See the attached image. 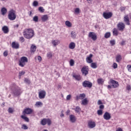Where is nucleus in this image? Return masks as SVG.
I'll return each mask as SVG.
<instances>
[{
	"instance_id": "20",
	"label": "nucleus",
	"mask_w": 131,
	"mask_h": 131,
	"mask_svg": "<svg viewBox=\"0 0 131 131\" xmlns=\"http://www.w3.org/2000/svg\"><path fill=\"white\" fill-rule=\"evenodd\" d=\"M41 19L42 22H46L49 20V16L48 15H44L41 17Z\"/></svg>"
},
{
	"instance_id": "25",
	"label": "nucleus",
	"mask_w": 131,
	"mask_h": 131,
	"mask_svg": "<svg viewBox=\"0 0 131 131\" xmlns=\"http://www.w3.org/2000/svg\"><path fill=\"white\" fill-rule=\"evenodd\" d=\"M81 104L83 105L84 106H85L86 105H88V103H89V100H88L87 98H85L83 100H82L81 101Z\"/></svg>"
},
{
	"instance_id": "55",
	"label": "nucleus",
	"mask_w": 131,
	"mask_h": 131,
	"mask_svg": "<svg viewBox=\"0 0 131 131\" xmlns=\"http://www.w3.org/2000/svg\"><path fill=\"white\" fill-rule=\"evenodd\" d=\"M70 99H71V95H68L67 96V100L68 101H69V100H70Z\"/></svg>"
},
{
	"instance_id": "33",
	"label": "nucleus",
	"mask_w": 131,
	"mask_h": 131,
	"mask_svg": "<svg viewBox=\"0 0 131 131\" xmlns=\"http://www.w3.org/2000/svg\"><path fill=\"white\" fill-rule=\"evenodd\" d=\"M65 24L67 27H72V24L69 21V20H67L65 22Z\"/></svg>"
},
{
	"instance_id": "6",
	"label": "nucleus",
	"mask_w": 131,
	"mask_h": 131,
	"mask_svg": "<svg viewBox=\"0 0 131 131\" xmlns=\"http://www.w3.org/2000/svg\"><path fill=\"white\" fill-rule=\"evenodd\" d=\"M48 124V125H51L52 124V121L50 120V119H43L41 120L40 122V124L42 125H46V124Z\"/></svg>"
},
{
	"instance_id": "46",
	"label": "nucleus",
	"mask_w": 131,
	"mask_h": 131,
	"mask_svg": "<svg viewBox=\"0 0 131 131\" xmlns=\"http://www.w3.org/2000/svg\"><path fill=\"white\" fill-rule=\"evenodd\" d=\"M70 66H73L74 65V60L73 59H71L70 61Z\"/></svg>"
},
{
	"instance_id": "47",
	"label": "nucleus",
	"mask_w": 131,
	"mask_h": 131,
	"mask_svg": "<svg viewBox=\"0 0 131 131\" xmlns=\"http://www.w3.org/2000/svg\"><path fill=\"white\" fill-rule=\"evenodd\" d=\"M25 82L26 83H28V84H29L30 83V80L28 78L25 79Z\"/></svg>"
},
{
	"instance_id": "29",
	"label": "nucleus",
	"mask_w": 131,
	"mask_h": 131,
	"mask_svg": "<svg viewBox=\"0 0 131 131\" xmlns=\"http://www.w3.org/2000/svg\"><path fill=\"white\" fill-rule=\"evenodd\" d=\"M69 49H71V50H73L74 48H75V43L72 42L70 43L69 46Z\"/></svg>"
},
{
	"instance_id": "4",
	"label": "nucleus",
	"mask_w": 131,
	"mask_h": 131,
	"mask_svg": "<svg viewBox=\"0 0 131 131\" xmlns=\"http://www.w3.org/2000/svg\"><path fill=\"white\" fill-rule=\"evenodd\" d=\"M28 62V58L25 56H23L19 60V66L20 67H24L26 65V63Z\"/></svg>"
},
{
	"instance_id": "38",
	"label": "nucleus",
	"mask_w": 131,
	"mask_h": 131,
	"mask_svg": "<svg viewBox=\"0 0 131 131\" xmlns=\"http://www.w3.org/2000/svg\"><path fill=\"white\" fill-rule=\"evenodd\" d=\"M21 129L26 130V129H28V126H27L25 124H24L21 125Z\"/></svg>"
},
{
	"instance_id": "9",
	"label": "nucleus",
	"mask_w": 131,
	"mask_h": 131,
	"mask_svg": "<svg viewBox=\"0 0 131 131\" xmlns=\"http://www.w3.org/2000/svg\"><path fill=\"white\" fill-rule=\"evenodd\" d=\"M118 29L120 30V31H123L124 29L125 28V25L123 23H119L117 25Z\"/></svg>"
},
{
	"instance_id": "58",
	"label": "nucleus",
	"mask_w": 131,
	"mask_h": 131,
	"mask_svg": "<svg viewBox=\"0 0 131 131\" xmlns=\"http://www.w3.org/2000/svg\"><path fill=\"white\" fill-rule=\"evenodd\" d=\"M120 10L121 12H123V11H124V10H125V7H122L120 8Z\"/></svg>"
},
{
	"instance_id": "8",
	"label": "nucleus",
	"mask_w": 131,
	"mask_h": 131,
	"mask_svg": "<svg viewBox=\"0 0 131 131\" xmlns=\"http://www.w3.org/2000/svg\"><path fill=\"white\" fill-rule=\"evenodd\" d=\"M81 72L83 75L86 76L89 74V67L86 66L83 67L81 69Z\"/></svg>"
},
{
	"instance_id": "41",
	"label": "nucleus",
	"mask_w": 131,
	"mask_h": 131,
	"mask_svg": "<svg viewBox=\"0 0 131 131\" xmlns=\"http://www.w3.org/2000/svg\"><path fill=\"white\" fill-rule=\"evenodd\" d=\"M38 11L40 13H43V12H45V9H43V7H39L38 8Z\"/></svg>"
},
{
	"instance_id": "37",
	"label": "nucleus",
	"mask_w": 131,
	"mask_h": 131,
	"mask_svg": "<svg viewBox=\"0 0 131 131\" xmlns=\"http://www.w3.org/2000/svg\"><path fill=\"white\" fill-rule=\"evenodd\" d=\"M91 67L93 68V69H96V68H97V63L96 62L92 63L91 64Z\"/></svg>"
},
{
	"instance_id": "56",
	"label": "nucleus",
	"mask_w": 131,
	"mask_h": 131,
	"mask_svg": "<svg viewBox=\"0 0 131 131\" xmlns=\"http://www.w3.org/2000/svg\"><path fill=\"white\" fill-rule=\"evenodd\" d=\"M97 104H98V105H102V104H103V103H102V101H101V100H99L98 101Z\"/></svg>"
},
{
	"instance_id": "64",
	"label": "nucleus",
	"mask_w": 131,
	"mask_h": 131,
	"mask_svg": "<svg viewBox=\"0 0 131 131\" xmlns=\"http://www.w3.org/2000/svg\"><path fill=\"white\" fill-rule=\"evenodd\" d=\"M60 116V117H64V114L63 113L61 114Z\"/></svg>"
},
{
	"instance_id": "7",
	"label": "nucleus",
	"mask_w": 131,
	"mask_h": 131,
	"mask_svg": "<svg viewBox=\"0 0 131 131\" xmlns=\"http://www.w3.org/2000/svg\"><path fill=\"white\" fill-rule=\"evenodd\" d=\"M82 86L83 88H89V89H91L92 86H93V83L92 82L88 81H84L82 82Z\"/></svg>"
},
{
	"instance_id": "12",
	"label": "nucleus",
	"mask_w": 131,
	"mask_h": 131,
	"mask_svg": "<svg viewBox=\"0 0 131 131\" xmlns=\"http://www.w3.org/2000/svg\"><path fill=\"white\" fill-rule=\"evenodd\" d=\"M89 37L93 39L94 41L97 40V35L93 32H91L89 33Z\"/></svg>"
},
{
	"instance_id": "5",
	"label": "nucleus",
	"mask_w": 131,
	"mask_h": 131,
	"mask_svg": "<svg viewBox=\"0 0 131 131\" xmlns=\"http://www.w3.org/2000/svg\"><path fill=\"white\" fill-rule=\"evenodd\" d=\"M108 83L112 85L113 89H116L119 86V84L118 81H115V80L111 79L108 82Z\"/></svg>"
},
{
	"instance_id": "62",
	"label": "nucleus",
	"mask_w": 131,
	"mask_h": 131,
	"mask_svg": "<svg viewBox=\"0 0 131 131\" xmlns=\"http://www.w3.org/2000/svg\"><path fill=\"white\" fill-rule=\"evenodd\" d=\"M116 131H122V129L121 128H118Z\"/></svg>"
},
{
	"instance_id": "32",
	"label": "nucleus",
	"mask_w": 131,
	"mask_h": 131,
	"mask_svg": "<svg viewBox=\"0 0 131 131\" xmlns=\"http://www.w3.org/2000/svg\"><path fill=\"white\" fill-rule=\"evenodd\" d=\"M113 33L114 35L117 36L118 35V30H117L116 28H114Z\"/></svg>"
},
{
	"instance_id": "36",
	"label": "nucleus",
	"mask_w": 131,
	"mask_h": 131,
	"mask_svg": "<svg viewBox=\"0 0 131 131\" xmlns=\"http://www.w3.org/2000/svg\"><path fill=\"white\" fill-rule=\"evenodd\" d=\"M97 82H98V84H103V83L104 82V80H103V79H102V78H98L97 79Z\"/></svg>"
},
{
	"instance_id": "44",
	"label": "nucleus",
	"mask_w": 131,
	"mask_h": 131,
	"mask_svg": "<svg viewBox=\"0 0 131 131\" xmlns=\"http://www.w3.org/2000/svg\"><path fill=\"white\" fill-rule=\"evenodd\" d=\"M52 56H53V54H52V52H50L47 53L48 58H52Z\"/></svg>"
},
{
	"instance_id": "49",
	"label": "nucleus",
	"mask_w": 131,
	"mask_h": 131,
	"mask_svg": "<svg viewBox=\"0 0 131 131\" xmlns=\"http://www.w3.org/2000/svg\"><path fill=\"white\" fill-rule=\"evenodd\" d=\"M9 113H13L14 112V109L11 107H9L8 109Z\"/></svg>"
},
{
	"instance_id": "45",
	"label": "nucleus",
	"mask_w": 131,
	"mask_h": 131,
	"mask_svg": "<svg viewBox=\"0 0 131 131\" xmlns=\"http://www.w3.org/2000/svg\"><path fill=\"white\" fill-rule=\"evenodd\" d=\"M97 114H98V115H99V116L102 115L103 111H102L101 110L97 111Z\"/></svg>"
},
{
	"instance_id": "21",
	"label": "nucleus",
	"mask_w": 131,
	"mask_h": 131,
	"mask_svg": "<svg viewBox=\"0 0 131 131\" xmlns=\"http://www.w3.org/2000/svg\"><path fill=\"white\" fill-rule=\"evenodd\" d=\"M19 47V43L18 42H13L12 43V47L13 49H18Z\"/></svg>"
},
{
	"instance_id": "42",
	"label": "nucleus",
	"mask_w": 131,
	"mask_h": 131,
	"mask_svg": "<svg viewBox=\"0 0 131 131\" xmlns=\"http://www.w3.org/2000/svg\"><path fill=\"white\" fill-rule=\"evenodd\" d=\"M80 12V9L79 8H77L75 9V14H79Z\"/></svg>"
},
{
	"instance_id": "39",
	"label": "nucleus",
	"mask_w": 131,
	"mask_h": 131,
	"mask_svg": "<svg viewBox=\"0 0 131 131\" xmlns=\"http://www.w3.org/2000/svg\"><path fill=\"white\" fill-rule=\"evenodd\" d=\"M71 37H72V38H75V37H76V33H75V32L72 31L71 32Z\"/></svg>"
},
{
	"instance_id": "24",
	"label": "nucleus",
	"mask_w": 131,
	"mask_h": 131,
	"mask_svg": "<svg viewBox=\"0 0 131 131\" xmlns=\"http://www.w3.org/2000/svg\"><path fill=\"white\" fill-rule=\"evenodd\" d=\"M92 57L93 54H91L89 57L86 59L87 63H93V60H92Z\"/></svg>"
},
{
	"instance_id": "10",
	"label": "nucleus",
	"mask_w": 131,
	"mask_h": 131,
	"mask_svg": "<svg viewBox=\"0 0 131 131\" xmlns=\"http://www.w3.org/2000/svg\"><path fill=\"white\" fill-rule=\"evenodd\" d=\"M112 15H113L112 12H103V17L104 19H110L112 17Z\"/></svg>"
},
{
	"instance_id": "34",
	"label": "nucleus",
	"mask_w": 131,
	"mask_h": 131,
	"mask_svg": "<svg viewBox=\"0 0 131 131\" xmlns=\"http://www.w3.org/2000/svg\"><path fill=\"white\" fill-rule=\"evenodd\" d=\"M35 105L36 107H39L40 106H42V102L41 101H37Z\"/></svg>"
},
{
	"instance_id": "40",
	"label": "nucleus",
	"mask_w": 131,
	"mask_h": 131,
	"mask_svg": "<svg viewBox=\"0 0 131 131\" xmlns=\"http://www.w3.org/2000/svg\"><path fill=\"white\" fill-rule=\"evenodd\" d=\"M25 74V72L24 71H21L19 72V78H21V76H22V75H24Z\"/></svg>"
},
{
	"instance_id": "11",
	"label": "nucleus",
	"mask_w": 131,
	"mask_h": 131,
	"mask_svg": "<svg viewBox=\"0 0 131 131\" xmlns=\"http://www.w3.org/2000/svg\"><path fill=\"white\" fill-rule=\"evenodd\" d=\"M33 112V111L32 110V109L30 108H27L24 110V111L23 112V114H24V115H25L26 114L29 115L31 114V113H32Z\"/></svg>"
},
{
	"instance_id": "52",
	"label": "nucleus",
	"mask_w": 131,
	"mask_h": 131,
	"mask_svg": "<svg viewBox=\"0 0 131 131\" xmlns=\"http://www.w3.org/2000/svg\"><path fill=\"white\" fill-rule=\"evenodd\" d=\"M126 68L128 70V71H129V72H131V66L130 65L127 66Z\"/></svg>"
},
{
	"instance_id": "26",
	"label": "nucleus",
	"mask_w": 131,
	"mask_h": 131,
	"mask_svg": "<svg viewBox=\"0 0 131 131\" xmlns=\"http://www.w3.org/2000/svg\"><path fill=\"white\" fill-rule=\"evenodd\" d=\"M73 77H74V78H75L76 80H78V81H79L81 79V77H80V75H79L73 74Z\"/></svg>"
},
{
	"instance_id": "19",
	"label": "nucleus",
	"mask_w": 131,
	"mask_h": 131,
	"mask_svg": "<svg viewBox=\"0 0 131 131\" xmlns=\"http://www.w3.org/2000/svg\"><path fill=\"white\" fill-rule=\"evenodd\" d=\"M52 43L54 47H57L58 45L60 44V41L59 40H52Z\"/></svg>"
},
{
	"instance_id": "23",
	"label": "nucleus",
	"mask_w": 131,
	"mask_h": 131,
	"mask_svg": "<svg viewBox=\"0 0 131 131\" xmlns=\"http://www.w3.org/2000/svg\"><path fill=\"white\" fill-rule=\"evenodd\" d=\"M2 31L4 33L7 34L9 33V28L7 26H5L2 28Z\"/></svg>"
},
{
	"instance_id": "48",
	"label": "nucleus",
	"mask_w": 131,
	"mask_h": 131,
	"mask_svg": "<svg viewBox=\"0 0 131 131\" xmlns=\"http://www.w3.org/2000/svg\"><path fill=\"white\" fill-rule=\"evenodd\" d=\"M38 5V2H37V1H34L33 3V6L34 7H37Z\"/></svg>"
},
{
	"instance_id": "17",
	"label": "nucleus",
	"mask_w": 131,
	"mask_h": 131,
	"mask_svg": "<svg viewBox=\"0 0 131 131\" xmlns=\"http://www.w3.org/2000/svg\"><path fill=\"white\" fill-rule=\"evenodd\" d=\"M70 117V121L72 122V123H74L75 121H76V117L73 115H71L69 116Z\"/></svg>"
},
{
	"instance_id": "60",
	"label": "nucleus",
	"mask_w": 131,
	"mask_h": 131,
	"mask_svg": "<svg viewBox=\"0 0 131 131\" xmlns=\"http://www.w3.org/2000/svg\"><path fill=\"white\" fill-rule=\"evenodd\" d=\"M100 109H104V105H101L99 106Z\"/></svg>"
},
{
	"instance_id": "35",
	"label": "nucleus",
	"mask_w": 131,
	"mask_h": 131,
	"mask_svg": "<svg viewBox=\"0 0 131 131\" xmlns=\"http://www.w3.org/2000/svg\"><path fill=\"white\" fill-rule=\"evenodd\" d=\"M111 36V33L108 32H106L104 35L105 38H109Z\"/></svg>"
},
{
	"instance_id": "3",
	"label": "nucleus",
	"mask_w": 131,
	"mask_h": 131,
	"mask_svg": "<svg viewBox=\"0 0 131 131\" xmlns=\"http://www.w3.org/2000/svg\"><path fill=\"white\" fill-rule=\"evenodd\" d=\"M17 15H16V11L15 10L11 9L9 11L8 14V18L10 21H14L16 19Z\"/></svg>"
},
{
	"instance_id": "31",
	"label": "nucleus",
	"mask_w": 131,
	"mask_h": 131,
	"mask_svg": "<svg viewBox=\"0 0 131 131\" xmlns=\"http://www.w3.org/2000/svg\"><path fill=\"white\" fill-rule=\"evenodd\" d=\"M21 118H22V119H24V120H25V121H26V122H29V118H28L27 117L24 115H21Z\"/></svg>"
},
{
	"instance_id": "50",
	"label": "nucleus",
	"mask_w": 131,
	"mask_h": 131,
	"mask_svg": "<svg viewBox=\"0 0 131 131\" xmlns=\"http://www.w3.org/2000/svg\"><path fill=\"white\" fill-rule=\"evenodd\" d=\"M19 40L21 42H24V41H25V39L24 38V37H20Z\"/></svg>"
},
{
	"instance_id": "57",
	"label": "nucleus",
	"mask_w": 131,
	"mask_h": 131,
	"mask_svg": "<svg viewBox=\"0 0 131 131\" xmlns=\"http://www.w3.org/2000/svg\"><path fill=\"white\" fill-rule=\"evenodd\" d=\"M37 59L39 62H40L41 61V57L40 56H38Z\"/></svg>"
},
{
	"instance_id": "15",
	"label": "nucleus",
	"mask_w": 131,
	"mask_h": 131,
	"mask_svg": "<svg viewBox=\"0 0 131 131\" xmlns=\"http://www.w3.org/2000/svg\"><path fill=\"white\" fill-rule=\"evenodd\" d=\"M46 91H41L39 92V99H45L46 98Z\"/></svg>"
},
{
	"instance_id": "59",
	"label": "nucleus",
	"mask_w": 131,
	"mask_h": 131,
	"mask_svg": "<svg viewBox=\"0 0 131 131\" xmlns=\"http://www.w3.org/2000/svg\"><path fill=\"white\" fill-rule=\"evenodd\" d=\"M126 89L128 91H130V85H127L126 86Z\"/></svg>"
},
{
	"instance_id": "54",
	"label": "nucleus",
	"mask_w": 131,
	"mask_h": 131,
	"mask_svg": "<svg viewBox=\"0 0 131 131\" xmlns=\"http://www.w3.org/2000/svg\"><path fill=\"white\" fill-rule=\"evenodd\" d=\"M3 55L4 57H7V56H8V51H5L3 53Z\"/></svg>"
},
{
	"instance_id": "28",
	"label": "nucleus",
	"mask_w": 131,
	"mask_h": 131,
	"mask_svg": "<svg viewBox=\"0 0 131 131\" xmlns=\"http://www.w3.org/2000/svg\"><path fill=\"white\" fill-rule=\"evenodd\" d=\"M36 51V46L34 45H32L31 46V53H34Z\"/></svg>"
},
{
	"instance_id": "1",
	"label": "nucleus",
	"mask_w": 131,
	"mask_h": 131,
	"mask_svg": "<svg viewBox=\"0 0 131 131\" xmlns=\"http://www.w3.org/2000/svg\"><path fill=\"white\" fill-rule=\"evenodd\" d=\"M23 34L27 39H31L34 36V31L32 29H26L24 30Z\"/></svg>"
},
{
	"instance_id": "43",
	"label": "nucleus",
	"mask_w": 131,
	"mask_h": 131,
	"mask_svg": "<svg viewBox=\"0 0 131 131\" xmlns=\"http://www.w3.org/2000/svg\"><path fill=\"white\" fill-rule=\"evenodd\" d=\"M33 20L34 22H38V16H34Z\"/></svg>"
},
{
	"instance_id": "13",
	"label": "nucleus",
	"mask_w": 131,
	"mask_h": 131,
	"mask_svg": "<svg viewBox=\"0 0 131 131\" xmlns=\"http://www.w3.org/2000/svg\"><path fill=\"white\" fill-rule=\"evenodd\" d=\"M103 118L105 120H110L111 119V115L106 112L103 115Z\"/></svg>"
},
{
	"instance_id": "51",
	"label": "nucleus",
	"mask_w": 131,
	"mask_h": 131,
	"mask_svg": "<svg viewBox=\"0 0 131 131\" xmlns=\"http://www.w3.org/2000/svg\"><path fill=\"white\" fill-rule=\"evenodd\" d=\"M111 46H114L115 45V40H112L110 41Z\"/></svg>"
},
{
	"instance_id": "18",
	"label": "nucleus",
	"mask_w": 131,
	"mask_h": 131,
	"mask_svg": "<svg viewBox=\"0 0 131 131\" xmlns=\"http://www.w3.org/2000/svg\"><path fill=\"white\" fill-rule=\"evenodd\" d=\"M124 22L126 23V25H130V23H129V17L128 15H125L124 17Z\"/></svg>"
},
{
	"instance_id": "61",
	"label": "nucleus",
	"mask_w": 131,
	"mask_h": 131,
	"mask_svg": "<svg viewBox=\"0 0 131 131\" xmlns=\"http://www.w3.org/2000/svg\"><path fill=\"white\" fill-rule=\"evenodd\" d=\"M112 85H107V89H112Z\"/></svg>"
},
{
	"instance_id": "63",
	"label": "nucleus",
	"mask_w": 131,
	"mask_h": 131,
	"mask_svg": "<svg viewBox=\"0 0 131 131\" xmlns=\"http://www.w3.org/2000/svg\"><path fill=\"white\" fill-rule=\"evenodd\" d=\"M69 113H70V110H68L67 111V114L68 115V114H69Z\"/></svg>"
},
{
	"instance_id": "30",
	"label": "nucleus",
	"mask_w": 131,
	"mask_h": 131,
	"mask_svg": "<svg viewBox=\"0 0 131 131\" xmlns=\"http://www.w3.org/2000/svg\"><path fill=\"white\" fill-rule=\"evenodd\" d=\"M116 62H117L118 63H119L120 61H121V59H122V58H121V55H117L116 57Z\"/></svg>"
},
{
	"instance_id": "14",
	"label": "nucleus",
	"mask_w": 131,
	"mask_h": 131,
	"mask_svg": "<svg viewBox=\"0 0 131 131\" xmlns=\"http://www.w3.org/2000/svg\"><path fill=\"white\" fill-rule=\"evenodd\" d=\"M88 127H89V128H94V127H96V122L93 121H89L88 122Z\"/></svg>"
},
{
	"instance_id": "22",
	"label": "nucleus",
	"mask_w": 131,
	"mask_h": 131,
	"mask_svg": "<svg viewBox=\"0 0 131 131\" xmlns=\"http://www.w3.org/2000/svg\"><path fill=\"white\" fill-rule=\"evenodd\" d=\"M73 110H75L76 113L78 114H80V112L81 111V108L79 106L76 107V108H73Z\"/></svg>"
},
{
	"instance_id": "16",
	"label": "nucleus",
	"mask_w": 131,
	"mask_h": 131,
	"mask_svg": "<svg viewBox=\"0 0 131 131\" xmlns=\"http://www.w3.org/2000/svg\"><path fill=\"white\" fill-rule=\"evenodd\" d=\"M85 98V94L84 93L80 94L79 95H77L76 97V99L78 100H83Z\"/></svg>"
},
{
	"instance_id": "53",
	"label": "nucleus",
	"mask_w": 131,
	"mask_h": 131,
	"mask_svg": "<svg viewBox=\"0 0 131 131\" xmlns=\"http://www.w3.org/2000/svg\"><path fill=\"white\" fill-rule=\"evenodd\" d=\"M113 68L114 69H116V68H117V63L114 62L113 64Z\"/></svg>"
},
{
	"instance_id": "27",
	"label": "nucleus",
	"mask_w": 131,
	"mask_h": 131,
	"mask_svg": "<svg viewBox=\"0 0 131 131\" xmlns=\"http://www.w3.org/2000/svg\"><path fill=\"white\" fill-rule=\"evenodd\" d=\"M7 12H8L7 8H6L5 7H3L2 8V9H1L2 15H3V16H5V15H6V14H7Z\"/></svg>"
},
{
	"instance_id": "2",
	"label": "nucleus",
	"mask_w": 131,
	"mask_h": 131,
	"mask_svg": "<svg viewBox=\"0 0 131 131\" xmlns=\"http://www.w3.org/2000/svg\"><path fill=\"white\" fill-rule=\"evenodd\" d=\"M11 90L12 94L13 95L14 97H19V95H21L22 93L21 89H20V88L17 86L15 83L12 84Z\"/></svg>"
}]
</instances>
